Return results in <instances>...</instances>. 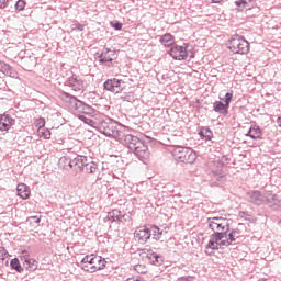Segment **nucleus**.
Here are the masks:
<instances>
[{
    "instance_id": "obj_1",
    "label": "nucleus",
    "mask_w": 281,
    "mask_h": 281,
    "mask_svg": "<svg viewBox=\"0 0 281 281\" xmlns=\"http://www.w3.org/2000/svg\"><path fill=\"white\" fill-rule=\"evenodd\" d=\"M95 128L99 133L105 135V137H113L114 139L122 142L124 146H127L130 150H133L138 159H148V157H150V150H148L146 140H142L139 137L126 133V127L120 125L112 119L99 121Z\"/></svg>"
},
{
    "instance_id": "obj_2",
    "label": "nucleus",
    "mask_w": 281,
    "mask_h": 281,
    "mask_svg": "<svg viewBox=\"0 0 281 281\" xmlns=\"http://www.w3.org/2000/svg\"><path fill=\"white\" fill-rule=\"evenodd\" d=\"M60 98L61 100L69 102L70 106L78 113H83L85 115H93L94 113L93 108L82 102L76 95H72L69 92H61Z\"/></svg>"
},
{
    "instance_id": "obj_3",
    "label": "nucleus",
    "mask_w": 281,
    "mask_h": 281,
    "mask_svg": "<svg viewBox=\"0 0 281 281\" xmlns=\"http://www.w3.org/2000/svg\"><path fill=\"white\" fill-rule=\"evenodd\" d=\"M172 157L180 164H194L196 161V153L190 147L178 146L172 150Z\"/></svg>"
},
{
    "instance_id": "obj_4",
    "label": "nucleus",
    "mask_w": 281,
    "mask_h": 281,
    "mask_svg": "<svg viewBox=\"0 0 281 281\" xmlns=\"http://www.w3.org/2000/svg\"><path fill=\"white\" fill-rule=\"evenodd\" d=\"M249 42L240 35H233L229 40L228 48L233 54H249Z\"/></svg>"
},
{
    "instance_id": "obj_5",
    "label": "nucleus",
    "mask_w": 281,
    "mask_h": 281,
    "mask_svg": "<svg viewBox=\"0 0 281 281\" xmlns=\"http://www.w3.org/2000/svg\"><path fill=\"white\" fill-rule=\"evenodd\" d=\"M206 223L212 232L225 234L229 232V220L221 216L207 217Z\"/></svg>"
},
{
    "instance_id": "obj_6",
    "label": "nucleus",
    "mask_w": 281,
    "mask_h": 281,
    "mask_svg": "<svg viewBox=\"0 0 281 281\" xmlns=\"http://www.w3.org/2000/svg\"><path fill=\"white\" fill-rule=\"evenodd\" d=\"M234 98V91H229L225 94V98H221V101H215L213 103V111L215 113H221V115H228L229 114V104H232V100Z\"/></svg>"
},
{
    "instance_id": "obj_7",
    "label": "nucleus",
    "mask_w": 281,
    "mask_h": 281,
    "mask_svg": "<svg viewBox=\"0 0 281 281\" xmlns=\"http://www.w3.org/2000/svg\"><path fill=\"white\" fill-rule=\"evenodd\" d=\"M169 56H171L173 60H192V58H194V55H190L188 58V44H184V46H179L177 44L171 46Z\"/></svg>"
},
{
    "instance_id": "obj_8",
    "label": "nucleus",
    "mask_w": 281,
    "mask_h": 281,
    "mask_svg": "<svg viewBox=\"0 0 281 281\" xmlns=\"http://www.w3.org/2000/svg\"><path fill=\"white\" fill-rule=\"evenodd\" d=\"M124 81L122 79L112 78L108 79L103 83V88L105 91H110L111 93H122L124 91Z\"/></svg>"
},
{
    "instance_id": "obj_9",
    "label": "nucleus",
    "mask_w": 281,
    "mask_h": 281,
    "mask_svg": "<svg viewBox=\"0 0 281 281\" xmlns=\"http://www.w3.org/2000/svg\"><path fill=\"white\" fill-rule=\"evenodd\" d=\"M151 236L153 231L146 226H140L134 232V238L137 240V243H139V245H146V243L150 240Z\"/></svg>"
},
{
    "instance_id": "obj_10",
    "label": "nucleus",
    "mask_w": 281,
    "mask_h": 281,
    "mask_svg": "<svg viewBox=\"0 0 281 281\" xmlns=\"http://www.w3.org/2000/svg\"><path fill=\"white\" fill-rule=\"evenodd\" d=\"M247 199L249 203H254V205H263L265 203H269V195L262 194L260 191H250L247 193Z\"/></svg>"
},
{
    "instance_id": "obj_11",
    "label": "nucleus",
    "mask_w": 281,
    "mask_h": 281,
    "mask_svg": "<svg viewBox=\"0 0 281 281\" xmlns=\"http://www.w3.org/2000/svg\"><path fill=\"white\" fill-rule=\"evenodd\" d=\"M65 87H70L72 91H83L85 90V81L80 79L76 74H74L71 77H69L65 81Z\"/></svg>"
},
{
    "instance_id": "obj_12",
    "label": "nucleus",
    "mask_w": 281,
    "mask_h": 281,
    "mask_svg": "<svg viewBox=\"0 0 281 281\" xmlns=\"http://www.w3.org/2000/svg\"><path fill=\"white\" fill-rule=\"evenodd\" d=\"M98 58L99 63L102 65H104V63H113V59L115 58V50H112L111 48H103Z\"/></svg>"
},
{
    "instance_id": "obj_13",
    "label": "nucleus",
    "mask_w": 281,
    "mask_h": 281,
    "mask_svg": "<svg viewBox=\"0 0 281 281\" xmlns=\"http://www.w3.org/2000/svg\"><path fill=\"white\" fill-rule=\"evenodd\" d=\"M226 179L227 178L225 177V173H223V170L217 169L211 171V183L213 186H221V183H225Z\"/></svg>"
},
{
    "instance_id": "obj_14",
    "label": "nucleus",
    "mask_w": 281,
    "mask_h": 281,
    "mask_svg": "<svg viewBox=\"0 0 281 281\" xmlns=\"http://www.w3.org/2000/svg\"><path fill=\"white\" fill-rule=\"evenodd\" d=\"M106 267V260H104L101 256L94 255V260H92L91 273H95V271H102Z\"/></svg>"
},
{
    "instance_id": "obj_15",
    "label": "nucleus",
    "mask_w": 281,
    "mask_h": 281,
    "mask_svg": "<svg viewBox=\"0 0 281 281\" xmlns=\"http://www.w3.org/2000/svg\"><path fill=\"white\" fill-rule=\"evenodd\" d=\"M89 158L87 156L76 155L72 156V168H78L81 172L85 170V165Z\"/></svg>"
},
{
    "instance_id": "obj_16",
    "label": "nucleus",
    "mask_w": 281,
    "mask_h": 281,
    "mask_svg": "<svg viewBox=\"0 0 281 281\" xmlns=\"http://www.w3.org/2000/svg\"><path fill=\"white\" fill-rule=\"evenodd\" d=\"M58 166L64 170H71L72 168V156H63L59 158Z\"/></svg>"
},
{
    "instance_id": "obj_17",
    "label": "nucleus",
    "mask_w": 281,
    "mask_h": 281,
    "mask_svg": "<svg viewBox=\"0 0 281 281\" xmlns=\"http://www.w3.org/2000/svg\"><path fill=\"white\" fill-rule=\"evenodd\" d=\"M26 271H36L38 269V262L30 257H24V265Z\"/></svg>"
},
{
    "instance_id": "obj_18",
    "label": "nucleus",
    "mask_w": 281,
    "mask_h": 281,
    "mask_svg": "<svg viewBox=\"0 0 281 281\" xmlns=\"http://www.w3.org/2000/svg\"><path fill=\"white\" fill-rule=\"evenodd\" d=\"M108 218L112 223H115V221H119V223H122V218H124V215L122 214V211L114 209L108 213Z\"/></svg>"
},
{
    "instance_id": "obj_19",
    "label": "nucleus",
    "mask_w": 281,
    "mask_h": 281,
    "mask_svg": "<svg viewBox=\"0 0 281 281\" xmlns=\"http://www.w3.org/2000/svg\"><path fill=\"white\" fill-rule=\"evenodd\" d=\"M159 43L165 47H171V45H175V36L170 33H166L160 37Z\"/></svg>"
},
{
    "instance_id": "obj_20",
    "label": "nucleus",
    "mask_w": 281,
    "mask_h": 281,
    "mask_svg": "<svg viewBox=\"0 0 281 281\" xmlns=\"http://www.w3.org/2000/svg\"><path fill=\"white\" fill-rule=\"evenodd\" d=\"M18 196H20V199H30V188H27V186L25 184H19L18 186Z\"/></svg>"
},
{
    "instance_id": "obj_21",
    "label": "nucleus",
    "mask_w": 281,
    "mask_h": 281,
    "mask_svg": "<svg viewBox=\"0 0 281 281\" xmlns=\"http://www.w3.org/2000/svg\"><path fill=\"white\" fill-rule=\"evenodd\" d=\"M83 168L88 175H95V172L98 171V164L88 159L86 160V165H83Z\"/></svg>"
},
{
    "instance_id": "obj_22",
    "label": "nucleus",
    "mask_w": 281,
    "mask_h": 281,
    "mask_svg": "<svg viewBox=\"0 0 281 281\" xmlns=\"http://www.w3.org/2000/svg\"><path fill=\"white\" fill-rule=\"evenodd\" d=\"M249 133H252L250 135L251 139H260V137H262V131L260 130V126H258V125H251L249 128Z\"/></svg>"
},
{
    "instance_id": "obj_23",
    "label": "nucleus",
    "mask_w": 281,
    "mask_h": 281,
    "mask_svg": "<svg viewBox=\"0 0 281 281\" xmlns=\"http://www.w3.org/2000/svg\"><path fill=\"white\" fill-rule=\"evenodd\" d=\"M10 267L13 271H16V273H23L24 271L23 266H21V261L19 260V258L11 259Z\"/></svg>"
},
{
    "instance_id": "obj_24",
    "label": "nucleus",
    "mask_w": 281,
    "mask_h": 281,
    "mask_svg": "<svg viewBox=\"0 0 281 281\" xmlns=\"http://www.w3.org/2000/svg\"><path fill=\"white\" fill-rule=\"evenodd\" d=\"M149 231L151 232L153 240H161V236H164V229L154 225L151 228H149Z\"/></svg>"
},
{
    "instance_id": "obj_25",
    "label": "nucleus",
    "mask_w": 281,
    "mask_h": 281,
    "mask_svg": "<svg viewBox=\"0 0 281 281\" xmlns=\"http://www.w3.org/2000/svg\"><path fill=\"white\" fill-rule=\"evenodd\" d=\"M223 238H227V235L225 233H215L213 232V234L210 236V240H212L213 243L217 244L221 243V240H223Z\"/></svg>"
},
{
    "instance_id": "obj_26",
    "label": "nucleus",
    "mask_w": 281,
    "mask_h": 281,
    "mask_svg": "<svg viewBox=\"0 0 281 281\" xmlns=\"http://www.w3.org/2000/svg\"><path fill=\"white\" fill-rule=\"evenodd\" d=\"M150 260L156 267H161L164 265V257L161 255L151 254Z\"/></svg>"
},
{
    "instance_id": "obj_27",
    "label": "nucleus",
    "mask_w": 281,
    "mask_h": 281,
    "mask_svg": "<svg viewBox=\"0 0 281 281\" xmlns=\"http://www.w3.org/2000/svg\"><path fill=\"white\" fill-rule=\"evenodd\" d=\"M235 5L238 12H243L244 10H249V2H247V0H237L235 1Z\"/></svg>"
},
{
    "instance_id": "obj_28",
    "label": "nucleus",
    "mask_w": 281,
    "mask_h": 281,
    "mask_svg": "<svg viewBox=\"0 0 281 281\" xmlns=\"http://www.w3.org/2000/svg\"><path fill=\"white\" fill-rule=\"evenodd\" d=\"M200 136L205 139V142H210V139H212V130H210L209 127L203 128L200 131Z\"/></svg>"
},
{
    "instance_id": "obj_29",
    "label": "nucleus",
    "mask_w": 281,
    "mask_h": 281,
    "mask_svg": "<svg viewBox=\"0 0 281 281\" xmlns=\"http://www.w3.org/2000/svg\"><path fill=\"white\" fill-rule=\"evenodd\" d=\"M95 258V255H88V256H85L82 259H81V265H90L91 267H93V260Z\"/></svg>"
},
{
    "instance_id": "obj_30",
    "label": "nucleus",
    "mask_w": 281,
    "mask_h": 281,
    "mask_svg": "<svg viewBox=\"0 0 281 281\" xmlns=\"http://www.w3.org/2000/svg\"><path fill=\"white\" fill-rule=\"evenodd\" d=\"M26 223H30V225H35L36 227H38V224L41 223V217L30 216L26 218Z\"/></svg>"
},
{
    "instance_id": "obj_31",
    "label": "nucleus",
    "mask_w": 281,
    "mask_h": 281,
    "mask_svg": "<svg viewBox=\"0 0 281 281\" xmlns=\"http://www.w3.org/2000/svg\"><path fill=\"white\" fill-rule=\"evenodd\" d=\"M25 0H18L15 3V10H18V12H23V10H25Z\"/></svg>"
},
{
    "instance_id": "obj_32",
    "label": "nucleus",
    "mask_w": 281,
    "mask_h": 281,
    "mask_svg": "<svg viewBox=\"0 0 281 281\" xmlns=\"http://www.w3.org/2000/svg\"><path fill=\"white\" fill-rule=\"evenodd\" d=\"M224 238H227L226 240L228 241V244L233 245L234 243H236V240L238 239L236 237V235L232 234L231 231L227 232V237H224Z\"/></svg>"
},
{
    "instance_id": "obj_33",
    "label": "nucleus",
    "mask_w": 281,
    "mask_h": 281,
    "mask_svg": "<svg viewBox=\"0 0 281 281\" xmlns=\"http://www.w3.org/2000/svg\"><path fill=\"white\" fill-rule=\"evenodd\" d=\"M35 126L36 128H38V131H41V128H45V119L43 117L36 119Z\"/></svg>"
},
{
    "instance_id": "obj_34",
    "label": "nucleus",
    "mask_w": 281,
    "mask_h": 281,
    "mask_svg": "<svg viewBox=\"0 0 281 281\" xmlns=\"http://www.w3.org/2000/svg\"><path fill=\"white\" fill-rule=\"evenodd\" d=\"M12 255L8 252V250L3 247H0V258L1 260H5V258H10Z\"/></svg>"
},
{
    "instance_id": "obj_35",
    "label": "nucleus",
    "mask_w": 281,
    "mask_h": 281,
    "mask_svg": "<svg viewBox=\"0 0 281 281\" xmlns=\"http://www.w3.org/2000/svg\"><path fill=\"white\" fill-rule=\"evenodd\" d=\"M206 249H213L214 251H218V244H216V241H212V239H210L209 244L206 245Z\"/></svg>"
},
{
    "instance_id": "obj_36",
    "label": "nucleus",
    "mask_w": 281,
    "mask_h": 281,
    "mask_svg": "<svg viewBox=\"0 0 281 281\" xmlns=\"http://www.w3.org/2000/svg\"><path fill=\"white\" fill-rule=\"evenodd\" d=\"M110 25L114 27L116 31H120L123 27V24L120 21H112L110 22Z\"/></svg>"
},
{
    "instance_id": "obj_37",
    "label": "nucleus",
    "mask_w": 281,
    "mask_h": 281,
    "mask_svg": "<svg viewBox=\"0 0 281 281\" xmlns=\"http://www.w3.org/2000/svg\"><path fill=\"white\" fill-rule=\"evenodd\" d=\"M71 30L72 31H77V32H83L85 31V25L77 23V24H72L71 25Z\"/></svg>"
},
{
    "instance_id": "obj_38",
    "label": "nucleus",
    "mask_w": 281,
    "mask_h": 281,
    "mask_svg": "<svg viewBox=\"0 0 281 281\" xmlns=\"http://www.w3.org/2000/svg\"><path fill=\"white\" fill-rule=\"evenodd\" d=\"M1 122H4V123H7V124H11V125H12V122H14V120H12V119L10 117V115L4 114V115L1 116Z\"/></svg>"
},
{
    "instance_id": "obj_39",
    "label": "nucleus",
    "mask_w": 281,
    "mask_h": 281,
    "mask_svg": "<svg viewBox=\"0 0 281 281\" xmlns=\"http://www.w3.org/2000/svg\"><path fill=\"white\" fill-rule=\"evenodd\" d=\"M232 245L227 239H222L218 241V249H223V247H229Z\"/></svg>"
},
{
    "instance_id": "obj_40",
    "label": "nucleus",
    "mask_w": 281,
    "mask_h": 281,
    "mask_svg": "<svg viewBox=\"0 0 281 281\" xmlns=\"http://www.w3.org/2000/svg\"><path fill=\"white\" fill-rule=\"evenodd\" d=\"M10 126H12L10 123L0 121V131H10Z\"/></svg>"
},
{
    "instance_id": "obj_41",
    "label": "nucleus",
    "mask_w": 281,
    "mask_h": 281,
    "mask_svg": "<svg viewBox=\"0 0 281 281\" xmlns=\"http://www.w3.org/2000/svg\"><path fill=\"white\" fill-rule=\"evenodd\" d=\"M78 117L81 120V122H85V124H93V120L88 119L85 115H79Z\"/></svg>"
},
{
    "instance_id": "obj_42",
    "label": "nucleus",
    "mask_w": 281,
    "mask_h": 281,
    "mask_svg": "<svg viewBox=\"0 0 281 281\" xmlns=\"http://www.w3.org/2000/svg\"><path fill=\"white\" fill-rule=\"evenodd\" d=\"M229 232L235 236V238H240V229L229 228Z\"/></svg>"
},
{
    "instance_id": "obj_43",
    "label": "nucleus",
    "mask_w": 281,
    "mask_h": 281,
    "mask_svg": "<svg viewBox=\"0 0 281 281\" xmlns=\"http://www.w3.org/2000/svg\"><path fill=\"white\" fill-rule=\"evenodd\" d=\"M42 137L49 139L52 137V132H49V130L42 132Z\"/></svg>"
},
{
    "instance_id": "obj_44",
    "label": "nucleus",
    "mask_w": 281,
    "mask_h": 281,
    "mask_svg": "<svg viewBox=\"0 0 281 281\" xmlns=\"http://www.w3.org/2000/svg\"><path fill=\"white\" fill-rule=\"evenodd\" d=\"M81 266L82 271H87L88 273H91V265L89 263H82Z\"/></svg>"
},
{
    "instance_id": "obj_45",
    "label": "nucleus",
    "mask_w": 281,
    "mask_h": 281,
    "mask_svg": "<svg viewBox=\"0 0 281 281\" xmlns=\"http://www.w3.org/2000/svg\"><path fill=\"white\" fill-rule=\"evenodd\" d=\"M10 0H0V9L3 10L8 8V3Z\"/></svg>"
},
{
    "instance_id": "obj_46",
    "label": "nucleus",
    "mask_w": 281,
    "mask_h": 281,
    "mask_svg": "<svg viewBox=\"0 0 281 281\" xmlns=\"http://www.w3.org/2000/svg\"><path fill=\"white\" fill-rule=\"evenodd\" d=\"M121 100H123V102H131V95L128 94L122 95Z\"/></svg>"
},
{
    "instance_id": "obj_47",
    "label": "nucleus",
    "mask_w": 281,
    "mask_h": 281,
    "mask_svg": "<svg viewBox=\"0 0 281 281\" xmlns=\"http://www.w3.org/2000/svg\"><path fill=\"white\" fill-rule=\"evenodd\" d=\"M239 216H240V218H245V216H247V213L244 212V211H240V212H239Z\"/></svg>"
},
{
    "instance_id": "obj_48",
    "label": "nucleus",
    "mask_w": 281,
    "mask_h": 281,
    "mask_svg": "<svg viewBox=\"0 0 281 281\" xmlns=\"http://www.w3.org/2000/svg\"><path fill=\"white\" fill-rule=\"evenodd\" d=\"M211 3H223V0H211Z\"/></svg>"
},
{
    "instance_id": "obj_49",
    "label": "nucleus",
    "mask_w": 281,
    "mask_h": 281,
    "mask_svg": "<svg viewBox=\"0 0 281 281\" xmlns=\"http://www.w3.org/2000/svg\"><path fill=\"white\" fill-rule=\"evenodd\" d=\"M2 69H4V71H8V69H10V65L4 64V67H2Z\"/></svg>"
},
{
    "instance_id": "obj_50",
    "label": "nucleus",
    "mask_w": 281,
    "mask_h": 281,
    "mask_svg": "<svg viewBox=\"0 0 281 281\" xmlns=\"http://www.w3.org/2000/svg\"><path fill=\"white\" fill-rule=\"evenodd\" d=\"M277 124H278V125L280 126V128H281V116L278 117Z\"/></svg>"
},
{
    "instance_id": "obj_51",
    "label": "nucleus",
    "mask_w": 281,
    "mask_h": 281,
    "mask_svg": "<svg viewBox=\"0 0 281 281\" xmlns=\"http://www.w3.org/2000/svg\"><path fill=\"white\" fill-rule=\"evenodd\" d=\"M246 135H247V137H251V135H254V133H249V131H248V133Z\"/></svg>"
},
{
    "instance_id": "obj_52",
    "label": "nucleus",
    "mask_w": 281,
    "mask_h": 281,
    "mask_svg": "<svg viewBox=\"0 0 281 281\" xmlns=\"http://www.w3.org/2000/svg\"><path fill=\"white\" fill-rule=\"evenodd\" d=\"M147 142H153L151 137H146Z\"/></svg>"
}]
</instances>
